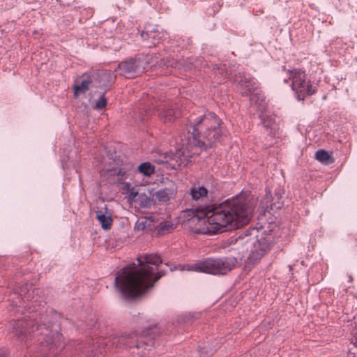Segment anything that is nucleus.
Segmentation results:
<instances>
[{"instance_id":"nucleus-1","label":"nucleus","mask_w":357,"mask_h":357,"mask_svg":"<svg viewBox=\"0 0 357 357\" xmlns=\"http://www.w3.org/2000/svg\"><path fill=\"white\" fill-rule=\"evenodd\" d=\"M31 288L26 283L20 288L17 294L14 292L10 295L11 305L16 308L15 311L23 314L22 317L10 322L11 332L26 345L29 337L33 334L36 337L41 354L56 355L63 348L61 346L62 335L52 329L53 322L49 318L46 303L38 296L40 290L33 289L31 292Z\"/></svg>"},{"instance_id":"nucleus-2","label":"nucleus","mask_w":357,"mask_h":357,"mask_svg":"<svg viewBox=\"0 0 357 357\" xmlns=\"http://www.w3.org/2000/svg\"><path fill=\"white\" fill-rule=\"evenodd\" d=\"M137 260L139 268L135 263L130 264L118 271L114 280L115 287L127 301L142 296L167 273L162 259L155 253L144 254Z\"/></svg>"},{"instance_id":"nucleus-3","label":"nucleus","mask_w":357,"mask_h":357,"mask_svg":"<svg viewBox=\"0 0 357 357\" xmlns=\"http://www.w3.org/2000/svg\"><path fill=\"white\" fill-rule=\"evenodd\" d=\"M255 205V201L250 195L241 194L217 206L198 207L199 219L204 218L207 220L202 233L215 234L246 225L252 215Z\"/></svg>"},{"instance_id":"nucleus-4","label":"nucleus","mask_w":357,"mask_h":357,"mask_svg":"<svg viewBox=\"0 0 357 357\" xmlns=\"http://www.w3.org/2000/svg\"><path fill=\"white\" fill-rule=\"evenodd\" d=\"M191 123L188 137H192L194 146L206 151L221 141L223 135L222 121L213 112L200 116L197 120L190 119Z\"/></svg>"},{"instance_id":"nucleus-5","label":"nucleus","mask_w":357,"mask_h":357,"mask_svg":"<svg viewBox=\"0 0 357 357\" xmlns=\"http://www.w3.org/2000/svg\"><path fill=\"white\" fill-rule=\"evenodd\" d=\"M230 243L238 245L249 244L251 245L248 256V262L254 265L270 251L273 245V236L271 234L261 233L257 228L250 227L230 238Z\"/></svg>"},{"instance_id":"nucleus-6","label":"nucleus","mask_w":357,"mask_h":357,"mask_svg":"<svg viewBox=\"0 0 357 357\" xmlns=\"http://www.w3.org/2000/svg\"><path fill=\"white\" fill-rule=\"evenodd\" d=\"M238 263L235 257L207 258L192 265H178L181 271L202 272L213 275H225L231 271Z\"/></svg>"},{"instance_id":"nucleus-7","label":"nucleus","mask_w":357,"mask_h":357,"mask_svg":"<svg viewBox=\"0 0 357 357\" xmlns=\"http://www.w3.org/2000/svg\"><path fill=\"white\" fill-rule=\"evenodd\" d=\"M283 70L289 75V79L291 82L290 86L298 100H303L306 97L317 93V84L312 83L305 70L298 68L287 70L285 67H283Z\"/></svg>"},{"instance_id":"nucleus-8","label":"nucleus","mask_w":357,"mask_h":357,"mask_svg":"<svg viewBox=\"0 0 357 357\" xmlns=\"http://www.w3.org/2000/svg\"><path fill=\"white\" fill-rule=\"evenodd\" d=\"M156 326L148 327L144 329L140 335L137 333H132L128 335H123L118 339L119 347L126 346L129 348L135 347L139 349L144 346L145 349H150L154 346V330Z\"/></svg>"},{"instance_id":"nucleus-9","label":"nucleus","mask_w":357,"mask_h":357,"mask_svg":"<svg viewBox=\"0 0 357 357\" xmlns=\"http://www.w3.org/2000/svg\"><path fill=\"white\" fill-rule=\"evenodd\" d=\"M120 74L126 78H134L144 72V61L140 57L123 61L118 66Z\"/></svg>"},{"instance_id":"nucleus-10","label":"nucleus","mask_w":357,"mask_h":357,"mask_svg":"<svg viewBox=\"0 0 357 357\" xmlns=\"http://www.w3.org/2000/svg\"><path fill=\"white\" fill-rule=\"evenodd\" d=\"M259 118L264 128V133L266 135L264 146L268 148L274 143V138L278 135V126L272 115L261 113Z\"/></svg>"},{"instance_id":"nucleus-11","label":"nucleus","mask_w":357,"mask_h":357,"mask_svg":"<svg viewBox=\"0 0 357 357\" xmlns=\"http://www.w3.org/2000/svg\"><path fill=\"white\" fill-rule=\"evenodd\" d=\"M160 109L162 111L158 114V116L164 123L169 122L178 116L177 113L172 106L166 103L159 105L156 100L151 102V105L145 109V112L148 116H152Z\"/></svg>"},{"instance_id":"nucleus-12","label":"nucleus","mask_w":357,"mask_h":357,"mask_svg":"<svg viewBox=\"0 0 357 357\" xmlns=\"http://www.w3.org/2000/svg\"><path fill=\"white\" fill-rule=\"evenodd\" d=\"M95 84V88H102L107 90L114 82L116 75L109 70H91Z\"/></svg>"},{"instance_id":"nucleus-13","label":"nucleus","mask_w":357,"mask_h":357,"mask_svg":"<svg viewBox=\"0 0 357 357\" xmlns=\"http://www.w3.org/2000/svg\"><path fill=\"white\" fill-rule=\"evenodd\" d=\"M166 33L162 31H160L156 25L146 26L144 30L141 33V38L146 41L149 47L155 46L160 43Z\"/></svg>"},{"instance_id":"nucleus-14","label":"nucleus","mask_w":357,"mask_h":357,"mask_svg":"<svg viewBox=\"0 0 357 357\" xmlns=\"http://www.w3.org/2000/svg\"><path fill=\"white\" fill-rule=\"evenodd\" d=\"M282 195L279 192H275L272 198L271 192L266 191L264 197L261 201V206L264 212L275 211L282 207L283 203L281 202Z\"/></svg>"},{"instance_id":"nucleus-15","label":"nucleus","mask_w":357,"mask_h":357,"mask_svg":"<svg viewBox=\"0 0 357 357\" xmlns=\"http://www.w3.org/2000/svg\"><path fill=\"white\" fill-rule=\"evenodd\" d=\"M93 78L91 71L84 73L81 77V83L73 87L75 96L78 97L79 93H86L90 88H95Z\"/></svg>"},{"instance_id":"nucleus-16","label":"nucleus","mask_w":357,"mask_h":357,"mask_svg":"<svg viewBox=\"0 0 357 357\" xmlns=\"http://www.w3.org/2000/svg\"><path fill=\"white\" fill-rule=\"evenodd\" d=\"M239 90L243 96H250L256 89V82L253 77L240 75Z\"/></svg>"},{"instance_id":"nucleus-17","label":"nucleus","mask_w":357,"mask_h":357,"mask_svg":"<svg viewBox=\"0 0 357 357\" xmlns=\"http://www.w3.org/2000/svg\"><path fill=\"white\" fill-rule=\"evenodd\" d=\"M239 90L243 96H250L256 89V82L253 77L240 75Z\"/></svg>"},{"instance_id":"nucleus-18","label":"nucleus","mask_w":357,"mask_h":357,"mask_svg":"<svg viewBox=\"0 0 357 357\" xmlns=\"http://www.w3.org/2000/svg\"><path fill=\"white\" fill-rule=\"evenodd\" d=\"M96 218L101 225L103 229L107 230L111 228L112 219L111 214L107 211V208L96 211Z\"/></svg>"},{"instance_id":"nucleus-19","label":"nucleus","mask_w":357,"mask_h":357,"mask_svg":"<svg viewBox=\"0 0 357 357\" xmlns=\"http://www.w3.org/2000/svg\"><path fill=\"white\" fill-rule=\"evenodd\" d=\"M208 194V190L206 188L200 185H193L190 188V195L192 199L195 201L204 200Z\"/></svg>"},{"instance_id":"nucleus-20","label":"nucleus","mask_w":357,"mask_h":357,"mask_svg":"<svg viewBox=\"0 0 357 357\" xmlns=\"http://www.w3.org/2000/svg\"><path fill=\"white\" fill-rule=\"evenodd\" d=\"M103 171L104 174H106L109 176H117L116 181L120 183H122L123 180L127 178L128 176V172L125 167H113L112 169H107Z\"/></svg>"},{"instance_id":"nucleus-21","label":"nucleus","mask_w":357,"mask_h":357,"mask_svg":"<svg viewBox=\"0 0 357 357\" xmlns=\"http://www.w3.org/2000/svg\"><path fill=\"white\" fill-rule=\"evenodd\" d=\"M174 229V224L170 221H162L155 227L158 236L165 235Z\"/></svg>"},{"instance_id":"nucleus-22","label":"nucleus","mask_w":357,"mask_h":357,"mask_svg":"<svg viewBox=\"0 0 357 357\" xmlns=\"http://www.w3.org/2000/svg\"><path fill=\"white\" fill-rule=\"evenodd\" d=\"M250 100L251 104H259L260 109H264L266 106L265 98L264 95L259 92H253L250 96Z\"/></svg>"},{"instance_id":"nucleus-23","label":"nucleus","mask_w":357,"mask_h":357,"mask_svg":"<svg viewBox=\"0 0 357 357\" xmlns=\"http://www.w3.org/2000/svg\"><path fill=\"white\" fill-rule=\"evenodd\" d=\"M155 167L149 162H142L138 167L139 173L146 176H149L154 173Z\"/></svg>"},{"instance_id":"nucleus-24","label":"nucleus","mask_w":357,"mask_h":357,"mask_svg":"<svg viewBox=\"0 0 357 357\" xmlns=\"http://www.w3.org/2000/svg\"><path fill=\"white\" fill-rule=\"evenodd\" d=\"M155 196L158 201L167 202L170 198V190L167 188L160 189L155 193Z\"/></svg>"},{"instance_id":"nucleus-25","label":"nucleus","mask_w":357,"mask_h":357,"mask_svg":"<svg viewBox=\"0 0 357 357\" xmlns=\"http://www.w3.org/2000/svg\"><path fill=\"white\" fill-rule=\"evenodd\" d=\"M315 158L321 162H327L330 159V155L324 150H318L315 152Z\"/></svg>"},{"instance_id":"nucleus-26","label":"nucleus","mask_w":357,"mask_h":357,"mask_svg":"<svg viewBox=\"0 0 357 357\" xmlns=\"http://www.w3.org/2000/svg\"><path fill=\"white\" fill-rule=\"evenodd\" d=\"M162 64L165 66L167 68V71L164 72L163 73L167 74L169 72L167 71L169 68H175L177 67L178 62L174 59H170L169 58H167L165 59H162Z\"/></svg>"},{"instance_id":"nucleus-27","label":"nucleus","mask_w":357,"mask_h":357,"mask_svg":"<svg viewBox=\"0 0 357 357\" xmlns=\"http://www.w3.org/2000/svg\"><path fill=\"white\" fill-rule=\"evenodd\" d=\"M107 105V99L105 97L104 94L101 95L99 98L96 102V108L97 109H102L106 107Z\"/></svg>"},{"instance_id":"nucleus-28","label":"nucleus","mask_w":357,"mask_h":357,"mask_svg":"<svg viewBox=\"0 0 357 357\" xmlns=\"http://www.w3.org/2000/svg\"><path fill=\"white\" fill-rule=\"evenodd\" d=\"M139 204L142 207H147L151 204V200L144 194H140L138 197Z\"/></svg>"},{"instance_id":"nucleus-29","label":"nucleus","mask_w":357,"mask_h":357,"mask_svg":"<svg viewBox=\"0 0 357 357\" xmlns=\"http://www.w3.org/2000/svg\"><path fill=\"white\" fill-rule=\"evenodd\" d=\"M139 195L138 192L133 188L129 190L128 196H129L130 199H135L136 197H137Z\"/></svg>"},{"instance_id":"nucleus-30","label":"nucleus","mask_w":357,"mask_h":357,"mask_svg":"<svg viewBox=\"0 0 357 357\" xmlns=\"http://www.w3.org/2000/svg\"><path fill=\"white\" fill-rule=\"evenodd\" d=\"M136 227L138 230H144L146 227V220L137 222Z\"/></svg>"},{"instance_id":"nucleus-31","label":"nucleus","mask_w":357,"mask_h":357,"mask_svg":"<svg viewBox=\"0 0 357 357\" xmlns=\"http://www.w3.org/2000/svg\"><path fill=\"white\" fill-rule=\"evenodd\" d=\"M351 342L356 347H357V330L352 333Z\"/></svg>"},{"instance_id":"nucleus-32","label":"nucleus","mask_w":357,"mask_h":357,"mask_svg":"<svg viewBox=\"0 0 357 357\" xmlns=\"http://www.w3.org/2000/svg\"><path fill=\"white\" fill-rule=\"evenodd\" d=\"M189 160L186 158L185 156L183 157V158H180V161L178 162V166H185Z\"/></svg>"},{"instance_id":"nucleus-33","label":"nucleus","mask_w":357,"mask_h":357,"mask_svg":"<svg viewBox=\"0 0 357 357\" xmlns=\"http://www.w3.org/2000/svg\"><path fill=\"white\" fill-rule=\"evenodd\" d=\"M282 73H285V74H286V75L287 76V77H283V78L282 79V80L283 83H284V84H287V83H289V81H291V79H289V75H288V74H287V73L283 70V67L282 68Z\"/></svg>"},{"instance_id":"nucleus-34","label":"nucleus","mask_w":357,"mask_h":357,"mask_svg":"<svg viewBox=\"0 0 357 357\" xmlns=\"http://www.w3.org/2000/svg\"><path fill=\"white\" fill-rule=\"evenodd\" d=\"M7 351L5 349H0V357H6Z\"/></svg>"},{"instance_id":"nucleus-35","label":"nucleus","mask_w":357,"mask_h":357,"mask_svg":"<svg viewBox=\"0 0 357 357\" xmlns=\"http://www.w3.org/2000/svg\"><path fill=\"white\" fill-rule=\"evenodd\" d=\"M213 353L212 349H210V351H206V356L204 357H208L210 355H211Z\"/></svg>"},{"instance_id":"nucleus-36","label":"nucleus","mask_w":357,"mask_h":357,"mask_svg":"<svg viewBox=\"0 0 357 357\" xmlns=\"http://www.w3.org/2000/svg\"><path fill=\"white\" fill-rule=\"evenodd\" d=\"M199 351L200 354L205 353L204 348L199 347Z\"/></svg>"},{"instance_id":"nucleus-37","label":"nucleus","mask_w":357,"mask_h":357,"mask_svg":"<svg viewBox=\"0 0 357 357\" xmlns=\"http://www.w3.org/2000/svg\"><path fill=\"white\" fill-rule=\"evenodd\" d=\"M222 4H223V2H222V1L221 3H220V2H219V3H218V7H219V8H220V7L222 6Z\"/></svg>"},{"instance_id":"nucleus-38","label":"nucleus","mask_w":357,"mask_h":357,"mask_svg":"<svg viewBox=\"0 0 357 357\" xmlns=\"http://www.w3.org/2000/svg\"><path fill=\"white\" fill-rule=\"evenodd\" d=\"M162 60H161V61H160V63L159 66H162V65L163 66H162V68H164V66H165L162 64Z\"/></svg>"}]
</instances>
